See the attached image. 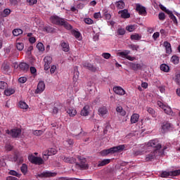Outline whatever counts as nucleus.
I'll return each mask as SVG.
<instances>
[{"label": "nucleus", "mask_w": 180, "mask_h": 180, "mask_svg": "<svg viewBox=\"0 0 180 180\" xmlns=\"http://www.w3.org/2000/svg\"><path fill=\"white\" fill-rule=\"evenodd\" d=\"M124 148L125 147L124 145L112 147L111 148L102 150L101 152V155L102 156H106L109 154H115V153H120V152L123 151Z\"/></svg>", "instance_id": "1"}, {"label": "nucleus", "mask_w": 180, "mask_h": 180, "mask_svg": "<svg viewBox=\"0 0 180 180\" xmlns=\"http://www.w3.org/2000/svg\"><path fill=\"white\" fill-rule=\"evenodd\" d=\"M65 18H61V17L57 15H53L50 18V20L52 24L56 25L58 26H61L63 23H64V20Z\"/></svg>", "instance_id": "2"}, {"label": "nucleus", "mask_w": 180, "mask_h": 180, "mask_svg": "<svg viewBox=\"0 0 180 180\" xmlns=\"http://www.w3.org/2000/svg\"><path fill=\"white\" fill-rule=\"evenodd\" d=\"M28 160L31 163L38 165H43L44 162L41 158L35 157L32 155L28 156Z\"/></svg>", "instance_id": "3"}, {"label": "nucleus", "mask_w": 180, "mask_h": 180, "mask_svg": "<svg viewBox=\"0 0 180 180\" xmlns=\"http://www.w3.org/2000/svg\"><path fill=\"white\" fill-rule=\"evenodd\" d=\"M158 106L162 108L167 115H172L173 112L172 109L167 105L164 104L162 101H158Z\"/></svg>", "instance_id": "4"}, {"label": "nucleus", "mask_w": 180, "mask_h": 180, "mask_svg": "<svg viewBox=\"0 0 180 180\" xmlns=\"http://www.w3.org/2000/svg\"><path fill=\"white\" fill-rule=\"evenodd\" d=\"M6 133L7 134H10L13 138H18L21 134V129L20 128H14L9 131V129H6Z\"/></svg>", "instance_id": "5"}, {"label": "nucleus", "mask_w": 180, "mask_h": 180, "mask_svg": "<svg viewBox=\"0 0 180 180\" xmlns=\"http://www.w3.org/2000/svg\"><path fill=\"white\" fill-rule=\"evenodd\" d=\"M79 163L77 162L76 166H77L80 169H89V165L86 164V158H82V157H78Z\"/></svg>", "instance_id": "6"}, {"label": "nucleus", "mask_w": 180, "mask_h": 180, "mask_svg": "<svg viewBox=\"0 0 180 180\" xmlns=\"http://www.w3.org/2000/svg\"><path fill=\"white\" fill-rule=\"evenodd\" d=\"M148 146L156 148L154 150H157V153L162 148V145L160 143V142H159V141L158 139H154V140L150 141L148 143Z\"/></svg>", "instance_id": "7"}, {"label": "nucleus", "mask_w": 180, "mask_h": 180, "mask_svg": "<svg viewBox=\"0 0 180 180\" xmlns=\"http://www.w3.org/2000/svg\"><path fill=\"white\" fill-rule=\"evenodd\" d=\"M58 150L56 148H49L43 153V158L44 160H48L49 156L54 155L57 153Z\"/></svg>", "instance_id": "8"}, {"label": "nucleus", "mask_w": 180, "mask_h": 180, "mask_svg": "<svg viewBox=\"0 0 180 180\" xmlns=\"http://www.w3.org/2000/svg\"><path fill=\"white\" fill-rule=\"evenodd\" d=\"M130 53V51L129 50H125L124 51L120 52L118 53V55L123 58H127V60H130V61H133L136 59L135 57H132L129 56V54Z\"/></svg>", "instance_id": "9"}, {"label": "nucleus", "mask_w": 180, "mask_h": 180, "mask_svg": "<svg viewBox=\"0 0 180 180\" xmlns=\"http://www.w3.org/2000/svg\"><path fill=\"white\" fill-rule=\"evenodd\" d=\"M157 150H153L146 155L145 161L146 162H152L153 161L157 156Z\"/></svg>", "instance_id": "10"}, {"label": "nucleus", "mask_w": 180, "mask_h": 180, "mask_svg": "<svg viewBox=\"0 0 180 180\" xmlns=\"http://www.w3.org/2000/svg\"><path fill=\"white\" fill-rule=\"evenodd\" d=\"M136 11L139 13V15H146L147 14L146 7L141 5L140 4H136Z\"/></svg>", "instance_id": "11"}, {"label": "nucleus", "mask_w": 180, "mask_h": 180, "mask_svg": "<svg viewBox=\"0 0 180 180\" xmlns=\"http://www.w3.org/2000/svg\"><path fill=\"white\" fill-rule=\"evenodd\" d=\"M55 176H56V173L46 171L41 174H38L37 176L40 178H47V177H52Z\"/></svg>", "instance_id": "12"}, {"label": "nucleus", "mask_w": 180, "mask_h": 180, "mask_svg": "<svg viewBox=\"0 0 180 180\" xmlns=\"http://www.w3.org/2000/svg\"><path fill=\"white\" fill-rule=\"evenodd\" d=\"M113 91L118 96H123L126 94V91L122 88V86H114Z\"/></svg>", "instance_id": "13"}, {"label": "nucleus", "mask_w": 180, "mask_h": 180, "mask_svg": "<svg viewBox=\"0 0 180 180\" xmlns=\"http://www.w3.org/2000/svg\"><path fill=\"white\" fill-rule=\"evenodd\" d=\"M83 67L90 70L91 72H96L97 67L94 66L93 64L89 63H84L82 64Z\"/></svg>", "instance_id": "14"}, {"label": "nucleus", "mask_w": 180, "mask_h": 180, "mask_svg": "<svg viewBox=\"0 0 180 180\" xmlns=\"http://www.w3.org/2000/svg\"><path fill=\"white\" fill-rule=\"evenodd\" d=\"M44 61L45 63L44 70H48L50 68L51 63H52V58L51 56H46Z\"/></svg>", "instance_id": "15"}, {"label": "nucleus", "mask_w": 180, "mask_h": 180, "mask_svg": "<svg viewBox=\"0 0 180 180\" xmlns=\"http://www.w3.org/2000/svg\"><path fill=\"white\" fill-rule=\"evenodd\" d=\"M172 127L171 125V123L169 122H164L162 125V129L163 133L172 130Z\"/></svg>", "instance_id": "16"}, {"label": "nucleus", "mask_w": 180, "mask_h": 180, "mask_svg": "<svg viewBox=\"0 0 180 180\" xmlns=\"http://www.w3.org/2000/svg\"><path fill=\"white\" fill-rule=\"evenodd\" d=\"M118 14L121 15V18L123 19H128L130 18V13L128 12L127 9L119 11Z\"/></svg>", "instance_id": "17"}, {"label": "nucleus", "mask_w": 180, "mask_h": 180, "mask_svg": "<svg viewBox=\"0 0 180 180\" xmlns=\"http://www.w3.org/2000/svg\"><path fill=\"white\" fill-rule=\"evenodd\" d=\"M61 159L62 160H63V162L69 164H73L76 162V159L73 157L62 156Z\"/></svg>", "instance_id": "18"}, {"label": "nucleus", "mask_w": 180, "mask_h": 180, "mask_svg": "<svg viewBox=\"0 0 180 180\" xmlns=\"http://www.w3.org/2000/svg\"><path fill=\"white\" fill-rule=\"evenodd\" d=\"M90 106L89 105H86L81 110V115L86 117L89 115Z\"/></svg>", "instance_id": "19"}, {"label": "nucleus", "mask_w": 180, "mask_h": 180, "mask_svg": "<svg viewBox=\"0 0 180 180\" xmlns=\"http://www.w3.org/2000/svg\"><path fill=\"white\" fill-rule=\"evenodd\" d=\"M45 90V84L44 82H39L37 85V89L36 90L37 94H41Z\"/></svg>", "instance_id": "20"}, {"label": "nucleus", "mask_w": 180, "mask_h": 180, "mask_svg": "<svg viewBox=\"0 0 180 180\" xmlns=\"http://www.w3.org/2000/svg\"><path fill=\"white\" fill-rule=\"evenodd\" d=\"M129 64L130 68L135 71L140 70L142 68L141 65L139 63H134L130 62L129 63Z\"/></svg>", "instance_id": "21"}, {"label": "nucleus", "mask_w": 180, "mask_h": 180, "mask_svg": "<svg viewBox=\"0 0 180 180\" xmlns=\"http://www.w3.org/2000/svg\"><path fill=\"white\" fill-rule=\"evenodd\" d=\"M108 112V110L105 106L98 108V113L100 116L103 117L104 115H107Z\"/></svg>", "instance_id": "22"}, {"label": "nucleus", "mask_w": 180, "mask_h": 180, "mask_svg": "<svg viewBox=\"0 0 180 180\" xmlns=\"http://www.w3.org/2000/svg\"><path fill=\"white\" fill-rule=\"evenodd\" d=\"M139 119V115L137 113H134L131 115V119H130L131 124H136V122H138Z\"/></svg>", "instance_id": "23"}, {"label": "nucleus", "mask_w": 180, "mask_h": 180, "mask_svg": "<svg viewBox=\"0 0 180 180\" xmlns=\"http://www.w3.org/2000/svg\"><path fill=\"white\" fill-rule=\"evenodd\" d=\"M164 46L165 47V49H166V53L170 54L172 52L170 43H169L168 41H165Z\"/></svg>", "instance_id": "24"}, {"label": "nucleus", "mask_w": 180, "mask_h": 180, "mask_svg": "<svg viewBox=\"0 0 180 180\" xmlns=\"http://www.w3.org/2000/svg\"><path fill=\"white\" fill-rule=\"evenodd\" d=\"M115 6L118 10H120L124 8L125 4L123 0H120L115 2Z\"/></svg>", "instance_id": "25"}, {"label": "nucleus", "mask_w": 180, "mask_h": 180, "mask_svg": "<svg viewBox=\"0 0 180 180\" xmlns=\"http://www.w3.org/2000/svg\"><path fill=\"white\" fill-rule=\"evenodd\" d=\"M61 26H63V27H65V29H66L68 30H72V25L69 24V22H68V21H66L65 18V20H63V22H62Z\"/></svg>", "instance_id": "26"}, {"label": "nucleus", "mask_w": 180, "mask_h": 180, "mask_svg": "<svg viewBox=\"0 0 180 180\" xmlns=\"http://www.w3.org/2000/svg\"><path fill=\"white\" fill-rule=\"evenodd\" d=\"M60 46H62V50L65 52H68L70 51L69 44L65 41L60 43Z\"/></svg>", "instance_id": "27"}, {"label": "nucleus", "mask_w": 180, "mask_h": 180, "mask_svg": "<svg viewBox=\"0 0 180 180\" xmlns=\"http://www.w3.org/2000/svg\"><path fill=\"white\" fill-rule=\"evenodd\" d=\"M15 94V89L9 88V89H6L4 91V94L6 96H11Z\"/></svg>", "instance_id": "28"}, {"label": "nucleus", "mask_w": 180, "mask_h": 180, "mask_svg": "<svg viewBox=\"0 0 180 180\" xmlns=\"http://www.w3.org/2000/svg\"><path fill=\"white\" fill-rule=\"evenodd\" d=\"M116 111L117 113H120V115L124 117L126 115V111L123 110V107L117 106L116 108Z\"/></svg>", "instance_id": "29"}, {"label": "nucleus", "mask_w": 180, "mask_h": 180, "mask_svg": "<svg viewBox=\"0 0 180 180\" xmlns=\"http://www.w3.org/2000/svg\"><path fill=\"white\" fill-rule=\"evenodd\" d=\"M19 68L24 71H27L29 70L30 65L26 63H20Z\"/></svg>", "instance_id": "30"}, {"label": "nucleus", "mask_w": 180, "mask_h": 180, "mask_svg": "<svg viewBox=\"0 0 180 180\" xmlns=\"http://www.w3.org/2000/svg\"><path fill=\"white\" fill-rule=\"evenodd\" d=\"M68 114H69L70 117H75L77 115V110L73 108H70L68 109Z\"/></svg>", "instance_id": "31"}, {"label": "nucleus", "mask_w": 180, "mask_h": 180, "mask_svg": "<svg viewBox=\"0 0 180 180\" xmlns=\"http://www.w3.org/2000/svg\"><path fill=\"white\" fill-rule=\"evenodd\" d=\"M110 162V160L109 159H105L102 161L98 162V167H103L108 165Z\"/></svg>", "instance_id": "32"}, {"label": "nucleus", "mask_w": 180, "mask_h": 180, "mask_svg": "<svg viewBox=\"0 0 180 180\" xmlns=\"http://www.w3.org/2000/svg\"><path fill=\"white\" fill-rule=\"evenodd\" d=\"M44 32L47 33H54L56 32V30L53 28V27H50L48 25L47 27H44Z\"/></svg>", "instance_id": "33"}, {"label": "nucleus", "mask_w": 180, "mask_h": 180, "mask_svg": "<svg viewBox=\"0 0 180 180\" xmlns=\"http://www.w3.org/2000/svg\"><path fill=\"white\" fill-rule=\"evenodd\" d=\"M19 108L22 110H27L29 106L25 102L20 101L19 102Z\"/></svg>", "instance_id": "34"}, {"label": "nucleus", "mask_w": 180, "mask_h": 180, "mask_svg": "<svg viewBox=\"0 0 180 180\" xmlns=\"http://www.w3.org/2000/svg\"><path fill=\"white\" fill-rule=\"evenodd\" d=\"M28 167L26 164H22L20 167V171L22 173L25 175L27 173Z\"/></svg>", "instance_id": "35"}, {"label": "nucleus", "mask_w": 180, "mask_h": 180, "mask_svg": "<svg viewBox=\"0 0 180 180\" xmlns=\"http://www.w3.org/2000/svg\"><path fill=\"white\" fill-rule=\"evenodd\" d=\"M160 70L164 72H169V67L167 64H162L160 65Z\"/></svg>", "instance_id": "36"}, {"label": "nucleus", "mask_w": 180, "mask_h": 180, "mask_svg": "<svg viewBox=\"0 0 180 180\" xmlns=\"http://www.w3.org/2000/svg\"><path fill=\"white\" fill-rule=\"evenodd\" d=\"M15 46H16V49L18 51H21L24 49V44L23 43H20V42H16L15 43Z\"/></svg>", "instance_id": "37"}, {"label": "nucleus", "mask_w": 180, "mask_h": 180, "mask_svg": "<svg viewBox=\"0 0 180 180\" xmlns=\"http://www.w3.org/2000/svg\"><path fill=\"white\" fill-rule=\"evenodd\" d=\"M131 40H135V41H139L141 39V36L139 35V34H132L130 37Z\"/></svg>", "instance_id": "38"}, {"label": "nucleus", "mask_w": 180, "mask_h": 180, "mask_svg": "<svg viewBox=\"0 0 180 180\" xmlns=\"http://www.w3.org/2000/svg\"><path fill=\"white\" fill-rule=\"evenodd\" d=\"M22 34V31L20 29H15L13 31V34L15 37H18V36H19L20 34Z\"/></svg>", "instance_id": "39"}, {"label": "nucleus", "mask_w": 180, "mask_h": 180, "mask_svg": "<svg viewBox=\"0 0 180 180\" xmlns=\"http://www.w3.org/2000/svg\"><path fill=\"white\" fill-rule=\"evenodd\" d=\"M71 33L76 39H79V37H81V33L78 31L72 30Z\"/></svg>", "instance_id": "40"}, {"label": "nucleus", "mask_w": 180, "mask_h": 180, "mask_svg": "<svg viewBox=\"0 0 180 180\" xmlns=\"http://www.w3.org/2000/svg\"><path fill=\"white\" fill-rule=\"evenodd\" d=\"M170 60H172V63L174 64H178L179 61V58L177 56H172Z\"/></svg>", "instance_id": "41"}, {"label": "nucleus", "mask_w": 180, "mask_h": 180, "mask_svg": "<svg viewBox=\"0 0 180 180\" xmlns=\"http://www.w3.org/2000/svg\"><path fill=\"white\" fill-rule=\"evenodd\" d=\"M8 87V83L6 82H0V89L5 90Z\"/></svg>", "instance_id": "42"}, {"label": "nucleus", "mask_w": 180, "mask_h": 180, "mask_svg": "<svg viewBox=\"0 0 180 180\" xmlns=\"http://www.w3.org/2000/svg\"><path fill=\"white\" fill-rule=\"evenodd\" d=\"M11 14V10L9 8H5L2 13L3 17H8Z\"/></svg>", "instance_id": "43"}, {"label": "nucleus", "mask_w": 180, "mask_h": 180, "mask_svg": "<svg viewBox=\"0 0 180 180\" xmlns=\"http://www.w3.org/2000/svg\"><path fill=\"white\" fill-rule=\"evenodd\" d=\"M37 49L39 51H44L45 49H44V46L42 43H39L37 45Z\"/></svg>", "instance_id": "44"}, {"label": "nucleus", "mask_w": 180, "mask_h": 180, "mask_svg": "<svg viewBox=\"0 0 180 180\" xmlns=\"http://www.w3.org/2000/svg\"><path fill=\"white\" fill-rule=\"evenodd\" d=\"M2 70H4L6 72H8V71H9V70L11 69V67L9 66V65L6 64V63H4L2 65L1 67Z\"/></svg>", "instance_id": "45"}, {"label": "nucleus", "mask_w": 180, "mask_h": 180, "mask_svg": "<svg viewBox=\"0 0 180 180\" xmlns=\"http://www.w3.org/2000/svg\"><path fill=\"white\" fill-rule=\"evenodd\" d=\"M147 111L149 114H150L151 115H153V117L155 116V111L154 110L153 108H150V107H148L147 108Z\"/></svg>", "instance_id": "46"}, {"label": "nucleus", "mask_w": 180, "mask_h": 180, "mask_svg": "<svg viewBox=\"0 0 180 180\" xmlns=\"http://www.w3.org/2000/svg\"><path fill=\"white\" fill-rule=\"evenodd\" d=\"M44 134V131H41V130H38V129H36L35 131H34L33 132V134L34 136H41L42 134Z\"/></svg>", "instance_id": "47"}, {"label": "nucleus", "mask_w": 180, "mask_h": 180, "mask_svg": "<svg viewBox=\"0 0 180 180\" xmlns=\"http://www.w3.org/2000/svg\"><path fill=\"white\" fill-rule=\"evenodd\" d=\"M176 84L180 86V73L176 75V78L174 79Z\"/></svg>", "instance_id": "48"}, {"label": "nucleus", "mask_w": 180, "mask_h": 180, "mask_svg": "<svg viewBox=\"0 0 180 180\" xmlns=\"http://www.w3.org/2000/svg\"><path fill=\"white\" fill-rule=\"evenodd\" d=\"M117 35L123 36L125 34L124 28H119L117 32Z\"/></svg>", "instance_id": "49"}, {"label": "nucleus", "mask_w": 180, "mask_h": 180, "mask_svg": "<svg viewBox=\"0 0 180 180\" xmlns=\"http://www.w3.org/2000/svg\"><path fill=\"white\" fill-rule=\"evenodd\" d=\"M84 22L86 25H92V24H94V20H91V18H84Z\"/></svg>", "instance_id": "50"}, {"label": "nucleus", "mask_w": 180, "mask_h": 180, "mask_svg": "<svg viewBox=\"0 0 180 180\" xmlns=\"http://www.w3.org/2000/svg\"><path fill=\"white\" fill-rule=\"evenodd\" d=\"M171 176H176L180 174V169L170 172Z\"/></svg>", "instance_id": "51"}, {"label": "nucleus", "mask_w": 180, "mask_h": 180, "mask_svg": "<svg viewBox=\"0 0 180 180\" xmlns=\"http://www.w3.org/2000/svg\"><path fill=\"white\" fill-rule=\"evenodd\" d=\"M135 25H128L127 27H126V30L127 31H129V32H132L135 30Z\"/></svg>", "instance_id": "52"}, {"label": "nucleus", "mask_w": 180, "mask_h": 180, "mask_svg": "<svg viewBox=\"0 0 180 180\" xmlns=\"http://www.w3.org/2000/svg\"><path fill=\"white\" fill-rule=\"evenodd\" d=\"M9 174H11V175H13V176H17V177H20V176H21L20 174L18 173V172H17L16 171H15V170H11V171L9 172Z\"/></svg>", "instance_id": "53"}, {"label": "nucleus", "mask_w": 180, "mask_h": 180, "mask_svg": "<svg viewBox=\"0 0 180 180\" xmlns=\"http://www.w3.org/2000/svg\"><path fill=\"white\" fill-rule=\"evenodd\" d=\"M104 15L107 20H110L112 18V15L108 11H105Z\"/></svg>", "instance_id": "54"}, {"label": "nucleus", "mask_w": 180, "mask_h": 180, "mask_svg": "<svg viewBox=\"0 0 180 180\" xmlns=\"http://www.w3.org/2000/svg\"><path fill=\"white\" fill-rule=\"evenodd\" d=\"M169 176H171V172H163L162 174H161V176L163 177V178H167Z\"/></svg>", "instance_id": "55"}, {"label": "nucleus", "mask_w": 180, "mask_h": 180, "mask_svg": "<svg viewBox=\"0 0 180 180\" xmlns=\"http://www.w3.org/2000/svg\"><path fill=\"white\" fill-rule=\"evenodd\" d=\"M170 19L173 21V23H174V25H178V21L176 19V17L173 14L171 15V17H169Z\"/></svg>", "instance_id": "56"}, {"label": "nucleus", "mask_w": 180, "mask_h": 180, "mask_svg": "<svg viewBox=\"0 0 180 180\" xmlns=\"http://www.w3.org/2000/svg\"><path fill=\"white\" fill-rule=\"evenodd\" d=\"M160 20H165V13L163 12H161L158 15Z\"/></svg>", "instance_id": "57"}, {"label": "nucleus", "mask_w": 180, "mask_h": 180, "mask_svg": "<svg viewBox=\"0 0 180 180\" xmlns=\"http://www.w3.org/2000/svg\"><path fill=\"white\" fill-rule=\"evenodd\" d=\"M5 149L7 152H9L13 149V146H12L11 144H6Z\"/></svg>", "instance_id": "58"}, {"label": "nucleus", "mask_w": 180, "mask_h": 180, "mask_svg": "<svg viewBox=\"0 0 180 180\" xmlns=\"http://www.w3.org/2000/svg\"><path fill=\"white\" fill-rule=\"evenodd\" d=\"M102 56L105 58V59H109L111 58V54L109 53H102Z\"/></svg>", "instance_id": "59"}, {"label": "nucleus", "mask_w": 180, "mask_h": 180, "mask_svg": "<svg viewBox=\"0 0 180 180\" xmlns=\"http://www.w3.org/2000/svg\"><path fill=\"white\" fill-rule=\"evenodd\" d=\"M129 48L132 49L133 51L134 50L138 51V49L139 48V46L137 45L131 44V45H129Z\"/></svg>", "instance_id": "60"}, {"label": "nucleus", "mask_w": 180, "mask_h": 180, "mask_svg": "<svg viewBox=\"0 0 180 180\" xmlns=\"http://www.w3.org/2000/svg\"><path fill=\"white\" fill-rule=\"evenodd\" d=\"M26 81H27V78L25 77H20L18 79V82L20 84H25L26 82Z\"/></svg>", "instance_id": "61"}, {"label": "nucleus", "mask_w": 180, "mask_h": 180, "mask_svg": "<svg viewBox=\"0 0 180 180\" xmlns=\"http://www.w3.org/2000/svg\"><path fill=\"white\" fill-rule=\"evenodd\" d=\"M27 2L30 6H34L37 3V0H27Z\"/></svg>", "instance_id": "62"}, {"label": "nucleus", "mask_w": 180, "mask_h": 180, "mask_svg": "<svg viewBox=\"0 0 180 180\" xmlns=\"http://www.w3.org/2000/svg\"><path fill=\"white\" fill-rule=\"evenodd\" d=\"M160 37V33L159 32H155L153 35V38L154 39L155 41L157 40L158 38Z\"/></svg>", "instance_id": "63"}, {"label": "nucleus", "mask_w": 180, "mask_h": 180, "mask_svg": "<svg viewBox=\"0 0 180 180\" xmlns=\"http://www.w3.org/2000/svg\"><path fill=\"white\" fill-rule=\"evenodd\" d=\"M37 39L35 37H30L29 39V41L30 44H34L36 42Z\"/></svg>", "instance_id": "64"}]
</instances>
